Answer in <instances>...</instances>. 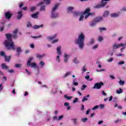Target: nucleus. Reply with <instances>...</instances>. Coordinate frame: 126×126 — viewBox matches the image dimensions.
<instances>
[{"mask_svg": "<svg viewBox=\"0 0 126 126\" xmlns=\"http://www.w3.org/2000/svg\"><path fill=\"white\" fill-rule=\"evenodd\" d=\"M17 32H18V30L16 29L13 32V34L9 33L5 34L7 40H5L4 45H5L7 50H15V45H14V42L12 41L11 37L13 39H16L17 37Z\"/></svg>", "mask_w": 126, "mask_h": 126, "instance_id": "nucleus-1", "label": "nucleus"}, {"mask_svg": "<svg viewBox=\"0 0 126 126\" xmlns=\"http://www.w3.org/2000/svg\"><path fill=\"white\" fill-rule=\"evenodd\" d=\"M85 41V36L84 34L81 33L78 35V38L75 41V44L78 45L79 49L82 50L84 47V41Z\"/></svg>", "mask_w": 126, "mask_h": 126, "instance_id": "nucleus-2", "label": "nucleus"}, {"mask_svg": "<svg viewBox=\"0 0 126 126\" xmlns=\"http://www.w3.org/2000/svg\"><path fill=\"white\" fill-rule=\"evenodd\" d=\"M59 5H60L59 3L56 4L52 8L51 11V18H58V17H59V14L58 12H56V10H57L59 7Z\"/></svg>", "mask_w": 126, "mask_h": 126, "instance_id": "nucleus-3", "label": "nucleus"}, {"mask_svg": "<svg viewBox=\"0 0 126 126\" xmlns=\"http://www.w3.org/2000/svg\"><path fill=\"white\" fill-rule=\"evenodd\" d=\"M33 61V58H30L27 62V65L28 66H31V67H34V68H39V67L37 66V64L35 63H31V62Z\"/></svg>", "mask_w": 126, "mask_h": 126, "instance_id": "nucleus-4", "label": "nucleus"}, {"mask_svg": "<svg viewBox=\"0 0 126 126\" xmlns=\"http://www.w3.org/2000/svg\"><path fill=\"white\" fill-rule=\"evenodd\" d=\"M61 49H62V47H61V46H59L57 48L58 56L56 57V61L58 63H61V59L60 58V57L62 56V51H61Z\"/></svg>", "mask_w": 126, "mask_h": 126, "instance_id": "nucleus-5", "label": "nucleus"}, {"mask_svg": "<svg viewBox=\"0 0 126 126\" xmlns=\"http://www.w3.org/2000/svg\"><path fill=\"white\" fill-rule=\"evenodd\" d=\"M107 1H110V0H102L101 3L96 5L94 6V8H101L104 7L107 4Z\"/></svg>", "mask_w": 126, "mask_h": 126, "instance_id": "nucleus-6", "label": "nucleus"}, {"mask_svg": "<svg viewBox=\"0 0 126 126\" xmlns=\"http://www.w3.org/2000/svg\"><path fill=\"white\" fill-rule=\"evenodd\" d=\"M103 85H104V83L102 82L96 83L94 85L93 89H101V88Z\"/></svg>", "mask_w": 126, "mask_h": 126, "instance_id": "nucleus-7", "label": "nucleus"}, {"mask_svg": "<svg viewBox=\"0 0 126 126\" xmlns=\"http://www.w3.org/2000/svg\"><path fill=\"white\" fill-rule=\"evenodd\" d=\"M0 56H1V57H4L5 59V62H7V63H9V61H10V56L7 57L5 55V53H4L3 51H1L0 53Z\"/></svg>", "mask_w": 126, "mask_h": 126, "instance_id": "nucleus-8", "label": "nucleus"}, {"mask_svg": "<svg viewBox=\"0 0 126 126\" xmlns=\"http://www.w3.org/2000/svg\"><path fill=\"white\" fill-rule=\"evenodd\" d=\"M70 57V55H68L66 53H64L63 62L65 63H67V61H68V59H69Z\"/></svg>", "mask_w": 126, "mask_h": 126, "instance_id": "nucleus-9", "label": "nucleus"}, {"mask_svg": "<svg viewBox=\"0 0 126 126\" xmlns=\"http://www.w3.org/2000/svg\"><path fill=\"white\" fill-rule=\"evenodd\" d=\"M120 47H122L121 43L119 44L114 43V44L112 45V49L113 50H117V49H119V48H120Z\"/></svg>", "mask_w": 126, "mask_h": 126, "instance_id": "nucleus-10", "label": "nucleus"}, {"mask_svg": "<svg viewBox=\"0 0 126 126\" xmlns=\"http://www.w3.org/2000/svg\"><path fill=\"white\" fill-rule=\"evenodd\" d=\"M39 5H41L40 8V11H45L46 10V6L43 5V2L39 3Z\"/></svg>", "mask_w": 126, "mask_h": 126, "instance_id": "nucleus-11", "label": "nucleus"}, {"mask_svg": "<svg viewBox=\"0 0 126 126\" xmlns=\"http://www.w3.org/2000/svg\"><path fill=\"white\" fill-rule=\"evenodd\" d=\"M5 16L6 18H7V19H10V18L11 17V16H12V15L10 11H8L5 13Z\"/></svg>", "mask_w": 126, "mask_h": 126, "instance_id": "nucleus-12", "label": "nucleus"}, {"mask_svg": "<svg viewBox=\"0 0 126 126\" xmlns=\"http://www.w3.org/2000/svg\"><path fill=\"white\" fill-rule=\"evenodd\" d=\"M17 19H21L22 16H23V14H22V11H19L17 12Z\"/></svg>", "mask_w": 126, "mask_h": 126, "instance_id": "nucleus-13", "label": "nucleus"}, {"mask_svg": "<svg viewBox=\"0 0 126 126\" xmlns=\"http://www.w3.org/2000/svg\"><path fill=\"white\" fill-rule=\"evenodd\" d=\"M109 12L108 10L104 11V13H103L102 16L103 17H108L109 16Z\"/></svg>", "mask_w": 126, "mask_h": 126, "instance_id": "nucleus-14", "label": "nucleus"}, {"mask_svg": "<svg viewBox=\"0 0 126 126\" xmlns=\"http://www.w3.org/2000/svg\"><path fill=\"white\" fill-rule=\"evenodd\" d=\"M110 16L111 17H119L120 16V12L112 13Z\"/></svg>", "mask_w": 126, "mask_h": 126, "instance_id": "nucleus-15", "label": "nucleus"}, {"mask_svg": "<svg viewBox=\"0 0 126 126\" xmlns=\"http://www.w3.org/2000/svg\"><path fill=\"white\" fill-rule=\"evenodd\" d=\"M95 43V39L91 38L89 43H88V46H91V45H93Z\"/></svg>", "mask_w": 126, "mask_h": 126, "instance_id": "nucleus-16", "label": "nucleus"}, {"mask_svg": "<svg viewBox=\"0 0 126 126\" xmlns=\"http://www.w3.org/2000/svg\"><path fill=\"white\" fill-rule=\"evenodd\" d=\"M57 36V34H54V35H52L51 36H48L47 37V39L48 40H49V41H52V40H54V39H55V38H56Z\"/></svg>", "mask_w": 126, "mask_h": 126, "instance_id": "nucleus-17", "label": "nucleus"}, {"mask_svg": "<svg viewBox=\"0 0 126 126\" xmlns=\"http://www.w3.org/2000/svg\"><path fill=\"white\" fill-rule=\"evenodd\" d=\"M89 97H90V94H88L86 96H85L83 98V99L82 100V102H85V101H88V98H89Z\"/></svg>", "mask_w": 126, "mask_h": 126, "instance_id": "nucleus-18", "label": "nucleus"}, {"mask_svg": "<svg viewBox=\"0 0 126 126\" xmlns=\"http://www.w3.org/2000/svg\"><path fill=\"white\" fill-rule=\"evenodd\" d=\"M76 78H75L72 81V85L74 86H78V82H76Z\"/></svg>", "mask_w": 126, "mask_h": 126, "instance_id": "nucleus-19", "label": "nucleus"}, {"mask_svg": "<svg viewBox=\"0 0 126 126\" xmlns=\"http://www.w3.org/2000/svg\"><path fill=\"white\" fill-rule=\"evenodd\" d=\"M38 14H39V13L36 12L34 14H32L31 16H32V18H34L35 19H37V18H38Z\"/></svg>", "mask_w": 126, "mask_h": 126, "instance_id": "nucleus-20", "label": "nucleus"}, {"mask_svg": "<svg viewBox=\"0 0 126 126\" xmlns=\"http://www.w3.org/2000/svg\"><path fill=\"white\" fill-rule=\"evenodd\" d=\"M36 57V58H37V59L41 60V59H43L44 57H45V54H43V55L37 54Z\"/></svg>", "mask_w": 126, "mask_h": 126, "instance_id": "nucleus-21", "label": "nucleus"}, {"mask_svg": "<svg viewBox=\"0 0 126 126\" xmlns=\"http://www.w3.org/2000/svg\"><path fill=\"white\" fill-rule=\"evenodd\" d=\"M42 27H43V25H39V26L36 25H34L32 27V28H33V29H39V28H41Z\"/></svg>", "mask_w": 126, "mask_h": 126, "instance_id": "nucleus-22", "label": "nucleus"}, {"mask_svg": "<svg viewBox=\"0 0 126 126\" xmlns=\"http://www.w3.org/2000/svg\"><path fill=\"white\" fill-rule=\"evenodd\" d=\"M16 52L18 53L17 54L18 56H19V54H20V53H21L22 52L21 47H17Z\"/></svg>", "mask_w": 126, "mask_h": 126, "instance_id": "nucleus-23", "label": "nucleus"}, {"mask_svg": "<svg viewBox=\"0 0 126 126\" xmlns=\"http://www.w3.org/2000/svg\"><path fill=\"white\" fill-rule=\"evenodd\" d=\"M1 66L2 69H8L9 68L8 66H6L4 63H2Z\"/></svg>", "mask_w": 126, "mask_h": 126, "instance_id": "nucleus-24", "label": "nucleus"}, {"mask_svg": "<svg viewBox=\"0 0 126 126\" xmlns=\"http://www.w3.org/2000/svg\"><path fill=\"white\" fill-rule=\"evenodd\" d=\"M73 9H74V7H68L67 8V11L68 12H73L72 10H73Z\"/></svg>", "mask_w": 126, "mask_h": 126, "instance_id": "nucleus-25", "label": "nucleus"}, {"mask_svg": "<svg viewBox=\"0 0 126 126\" xmlns=\"http://www.w3.org/2000/svg\"><path fill=\"white\" fill-rule=\"evenodd\" d=\"M96 24H97V22L96 21H94L91 22L90 26L91 27H93V26H95V25H96Z\"/></svg>", "mask_w": 126, "mask_h": 126, "instance_id": "nucleus-26", "label": "nucleus"}, {"mask_svg": "<svg viewBox=\"0 0 126 126\" xmlns=\"http://www.w3.org/2000/svg\"><path fill=\"white\" fill-rule=\"evenodd\" d=\"M71 73H72V71H68V72H67L65 75H64V77H67V76L70 75V74H71Z\"/></svg>", "mask_w": 126, "mask_h": 126, "instance_id": "nucleus-27", "label": "nucleus"}, {"mask_svg": "<svg viewBox=\"0 0 126 126\" xmlns=\"http://www.w3.org/2000/svg\"><path fill=\"white\" fill-rule=\"evenodd\" d=\"M124 91V90L121 88L119 89V90H117L116 91V93L117 94H121L122 93H123V92Z\"/></svg>", "mask_w": 126, "mask_h": 126, "instance_id": "nucleus-28", "label": "nucleus"}, {"mask_svg": "<svg viewBox=\"0 0 126 126\" xmlns=\"http://www.w3.org/2000/svg\"><path fill=\"white\" fill-rule=\"evenodd\" d=\"M39 65H40L41 67V68H43L44 65H45V63L43 61H41L39 64H38Z\"/></svg>", "mask_w": 126, "mask_h": 126, "instance_id": "nucleus-29", "label": "nucleus"}, {"mask_svg": "<svg viewBox=\"0 0 126 126\" xmlns=\"http://www.w3.org/2000/svg\"><path fill=\"white\" fill-rule=\"evenodd\" d=\"M73 62L76 64H77V63H79V61H78V60H77V58H74V59L73 60Z\"/></svg>", "mask_w": 126, "mask_h": 126, "instance_id": "nucleus-30", "label": "nucleus"}, {"mask_svg": "<svg viewBox=\"0 0 126 126\" xmlns=\"http://www.w3.org/2000/svg\"><path fill=\"white\" fill-rule=\"evenodd\" d=\"M102 20H103V17H99L95 20V21L96 22H100V21H102Z\"/></svg>", "mask_w": 126, "mask_h": 126, "instance_id": "nucleus-31", "label": "nucleus"}, {"mask_svg": "<svg viewBox=\"0 0 126 126\" xmlns=\"http://www.w3.org/2000/svg\"><path fill=\"white\" fill-rule=\"evenodd\" d=\"M90 11V8H87L85 10V11L83 13V14L84 15L87 14H88V13H89Z\"/></svg>", "mask_w": 126, "mask_h": 126, "instance_id": "nucleus-32", "label": "nucleus"}, {"mask_svg": "<svg viewBox=\"0 0 126 126\" xmlns=\"http://www.w3.org/2000/svg\"><path fill=\"white\" fill-rule=\"evenodd\" d=\"M98 47H99V44H96L92 47V50H97L98 49Z\"/></svg>", "mask_w": 126, "mask_h": 126, "instance_id": "nucleus-33", "label": "nucleus"}, {"mask_svg": "<svg viewBox=\"0 0 126 126\" xmlns=\"http://www.w3.org/2000/svg\"><path fill=\"white\" fill-rule=\"evenodd\" d=\"M81 121V122H82V123H86V122L88 121V118H82Z\"/></svg>", "mask_w": 126, "mask_h": 126, "instance_id": "nucleus-34", "label": "nucleus"}, {"mask_svg": "<svg viewBox=\"0 0 126 126\" xmlns=\"http://www.w3.org/2000/svg\"><path fill=\"white\" fill-rule=\"evenodd\" d=\"M72 13H73L74 16H78L80 14L79 12L76 11L73 12Z\"/></svg>", "mask_w": 126, "mask_h": 126, "instance_id": "nucleus-35", "label": "nucleus"}, {"mask_svg": "<svg viewBox=\"0 0 126 126\" xmlns=\"http://www.w3.org/2000/svg\"><path fill=\"white\" fill-rule=\"evenodd\" d=\"M64 97L65 98V99H67V100H70L72 98V96H68L67 95L65 94Z\"/></svg>", "mask_w": 126, "mask_h": 126, "instance_id": "nucleus-36", "label": "nucleus"}, {"mask_svg": "<svg viewBox=\"0 0 126 126\" xmlns=\"http://www.w3.org/2000/svg\"><path fill=\"white\" fill-rule=\"evenodd\" d=\"M85 78L86 79H87V80H89V81H92V80H93V79H90V77L89 75L86 76Z\"/></svg>", "mask_w": 126, "mask_h": 126, "instance_id": "nucleus-37", "label": "nucleus"}, {"mask_svg": "<svg viewBox=\"0 0 126 126\" xmlns=\"http://www.w3.org/2000/svg\"><path fill=\"white\" fill-rule=\"evenodd\" d=\"M97 41H98V42H102V41H103V36H99L97 39Z\"/></svg>", "mask_w": 126, "mask_h": 126, "instance_id": "nucleus-38", "label": "nucleus"}, {"mask_svg": "<svg viewBox=\"0 0 126 126\" xmlns=\"http://www.w3.org/2000/svg\"><path fill=\"white\" fill-rule=\"evenodd\" d=\"M87 88V86L85 85H83L81 90H85V89Z\"/></svg>", "mask_w": 126, "mask_h": 126, "instance_id": "nucleus-39", "label": "nucleus"}, {"mask_svg": "<svg viewBox=\"0 0 126 126\" xmlns=\"http://www.w3.org/2000/svg\"><path fill=\"white\" fill-rule=\"evenodd\" d=\"M82 73H84L86 71V66H84L82 68Z\"/></svg>", "mask_w": 126, "mask_h": 126, "instance_id": "nucleus-40", "label": "nucleus"}, {"mask_svg": "<svg viewBox=\"0 0 126 126\" xmlns=\"http://www.w3.org/2000/svg\"><path fill=\"white\" fill-rule=\"evenodd\" d=\"M119 84H120V85H124L125 84V81H123L122 80H120L119 82Z\"/></svg>", "mask_w": 126, "mask_h": 126, "instance_id": "nucleus-41", "label": "nucleus"}, {"mask_svg": "<svg viewBox=\"0 0 126 126\" xmlns=\"http://www.w3.org/2000/svg\"><path fill=\"white\" fill-rule=\"evenodd\" d=\"M108 55L112 57V56L114 55V52H113L112 51H109L108 53Z\"/></svg>", "mask_w": 126, "mask_h": 126, "instance_id": "nucleus-42", "label": "nucleus"}, {"mask_svg": "<svg viewBox=\"0 0 126 126\" xmlns=\"http://www.w3.org/2000/svg\"><path fill=\"white\" fill-rule=\"evenodd\" d=\"M83 18H84V16L83 15H81L79 19V21H82L83 20Z\"/></svg>", "mask_w": 126, "mask_h": 126, "instance_id": "nucleus-43", "label": "nucleus"}, {"mask_svg": "<svg viewBox=\"0 0 126 126\" xmlns=\"http://www.w3.org/2000/svg\"><path fill=\"white\" fill-rule=\"evenodd\" d=\"M98 108H99V106H98V105H96L95 106H94V107L92 108V110H93V111H94V110H95L98 109Z\"/></svg>", "mask_w": 126, "mask_h": 126, "instance_id": "nucleus-44", "label": "nucleus"}, {"mask_svg": "<svg viewBox=\"0 0 126 126\" xmlns=\"http://www.w3.org/2000/svg\"><path fill=\"white\" fill-rule=\"evenodd\" d=\"M114 61V59L110 58L108 60H107V62L108 63H112Z\"/></svg>", "mask_w": 126, "mask_h": 126, "instance_id": "nucleus-45", "label": "nucleus"}, {"mask_svg": "<svg viewBox=\"0 0 126 126\" xmlns=\"http://www.w3.org/2000/svg\"><path fill=\"white\" fill-rule=\"evenodd\" d=\"M96 64H97V67H99V68H101V67H102V66L101 65L100 62H97Z\"/></svg>", "mask_w": 126, "mask_h": 126, "instance_id": "nucleus-46", "label": "nucleus"}, {"mask_svg": "<svg viewBox=\"0 0 126 126\" xmlns=\"http://www.w3.org/2000/svg\"><path fill=\"white\" fill-rule=\"evenodd\" d=\"M116 56L117 57H124L125 55L124 54H116Z\"/></svg>", "mask_w": 126, "mask_h": 126, "instance_id": "nucleus-47", "label": "nucleus"}, {"mask_svg": "<svg viewBox=\"0 0 126 126\" xmlns=\"http://www.w3.org/2000/svg\"><path fill=\"white\" fill-rule=\"evenodd\" d=\"M78 101V98L76 97L73 100V103L74 104H75V103H76V102Z\"/></svg>", "mask_w": 126, "mask_h": 126, "instance_id": "nucleus-48", "label": "nucleus"}, {"mask_svg": "<svg viewBox=\"0 0 126 126\" xmlns=\"http://www.w3.org/2000/svg\"><path fill=\"white\" fill-rule=\"evenodd\" d=\"M15 67H17V68L21 67V64H15Z\"/></svg>", "mask_w": 126, "mask_h": 126, "instance_id": "nucleus-49", "label": "nucleus"}, {"mask_svg": "<svg viewBox=\"0 0 126 126\" xmlns=\"http://www.w3.org/2000/svg\"><path fill=\"white\" fill-rule=\"evenodd\" d=\"M63 115L60 116L58 118V121L63 120Z\"/></svg>", "mask_w": 126, "mask_h": 126, "instance_id": "nucleus-50", "label": "nucleus"}, {"mask_svg": "<svg viewBox=\"0 0 126 126\" xmlns=\"http://www.w3.org/2000/svg\"><path fill=\"white\" fill-rule=\"evenodd\" d=\"M26 72H27V74L28 75H31V72H30L29 70H28V69H26Z\"/></svg>", "mask_w": 126, "mask_h": 126, "instance_id": "nucleus-51", "label": "nucleus"}, {"mask_svg": "<svg viewBox=\"0 0 126 126\" xmlns=\"http://www.w3.org/2000/svg\"><path fill=\"white\" fill-rule=\"evenodd\" d=\"M125 62L124 61L119 62L118 63V65H122V64H124Z\"/></svg>", "mask_w": 126, "mask_h": 126, "instance_id": "nucleus-52", "label": "nucleus"}, {"mask_svg": "<svg viewBox=\"0 0 126 126\" xmlns=\"http://www.w3.org/2000/svg\"><path fill=\"white\" fill-rule=\"evenodd\" d=\"M90 15H92V13H88V14H87V15L85 16V19H87V18H88V17H89Z\"/></svg>", "mask_w": 126, "mask_h": 126, "instance_id": "nucleus-53", "label": "nucleus"}, {"mask_svg": "<svg viewBox=\"0 0 126 126\" xmlns=\"http://www.w3.org/2000/svg\"><path fill=\"white\" fill-rule=\"evenodd\" d=\"M44 1H46V4H50V2H51V0H43Z\"/></svg>", "mask_w": 126, "mask_h": 126, "instance_id": "nucleus-54", "label": "nucleus"}, {"mask_svg": "<svg viewBox=\"0 0 126 126\" xmlns=\"http://www.w3.org/2000/svg\"><path fill=\"white\" fill-rule=\"evenodd\" d=\"M35 9H36V7H31L30 8L31 11H34V10H35Z\"/></svg>", "mask_w": 126, "mask_h": 126, "instance_id": "nucleus-55", "label": "nucleus"}, {"mask_svg": "<svg viewBox=\"0 0 126 126\" xmlns=\"http://www.w3.org/2000/svg\"><path fill=\"white\" fill-rule=\"evenodd\" d=\"M57 42H59V39H56L52 41V43L54 44V43H57Z\"/></svg>", "mask_w": 126, "mask_h": 126, "instance_id": "nucleus-56", "label": "nucleus"}, {"mask_svg": "<svg viewBox=\"0 0 126 126\" xmlns=\"http://www.w3.org/2000/svg\"><path fill=\"white\" fill-rule=\"evenodd\" d=\"M2 89H3V85H2V84H0V92L2 91Z\"/></svg>", "mask_w": 126, "mask_h": 126, "instance_id": "nucleus-57", "label": "nucleus"}, {"mask_svg": "<svg viewBox=\"0 0 126 126\" xmlns=\"http://www.w3.org/2000/svg\"><path fill=\"white\" fill-rule=\"evenodd\" d=\"M53 121H59V118L57 116L53 117Z\"/></svg>", "mask_w": 126, "mask_h": 126, "instance_id": "nucleus-58", "label": "nucleus"}, {"mask_svg": "<svg viewBox=\"0 0 126 126\" xmlns=\"http://www.w3.org/2000/svg\"><path fill=\"white\" fill-rule=\"evenodd\" d=\"M41 37H42V35H39L37 36H32V38H33V39H36V38H41Z\"/></svg>", "mask_w": 126, "mask_h": 126, "instance_id": "nucleus-59", "label": "nucleus"}, {"mask_svg": "<svg viewBox=\"0 0 126 126\" xmlns=\"http://www.w3.org/2000/svg\"><path fill=\"white\" fill-rule=\"evenodd\" d=\"M99 29L100 32H102V31H104L106 30V28H99Z\"/></svg>", "mask_w": 126, "mask_h": 126, "instance_id": "nucleus-60", "label": "nucleus"}, {"mask_svg": "<svg viewBox=\"0 0 126 126\" xmlns=\"http://www.w3.org/2000/svg\"><path fill=\"white\" fill-rule=\"evenodd\" d=\"M64 106H65V107H68V106H69V103H68V102H65L64 103Z\"/></svg>", "mask_w": 126, "mask_h": 126, "instance_id": "nucleus-61", "label": "nucleus"}, {"mask_svg": "<svg viewBox=\"0 0 126 126\" xmlns=\"http://www.w3.org/2000/svg\"><path fill=\"white\" fill-rule=\"evenodd\" d=\"M32 26V25H31V23H28L27 24V27L29 28V27H31Z\"/></svg>", "mask_w": 126, "mask_h": 126, "instance_id": "nucleus-62", "label": "nucleus"}, {"mask_svg": "<svg viewBox=\"0 0 126 126\" xmlns=\"http://www.w3.org/2000/svg\"><path fill=\"white\" fill-rule=\"evenodd\" d=\"M8 72L9 73H13V72H14V71L13 69H11V70H8Z\"/></svg>", "mask_w": 126, "mask_h": 126, "instance_id": "nucleus-63", "label": "nucleus"}, {"mask_svg": "<svg viewBox=\"0 0 126 126\" xmlns=\"http://www.w3.org/2000/svg\"><path fill=\"white\" fill-rule=\"evenodd\" d=\"M90 111H91V110H90V109L87 110L86 111V114L89 115V113H90Z\"/></svg>", "mask_w": 126, "mask_h": 126, "instance_id": "nucleus-64", "label": "nucleus"}]
</instances>
